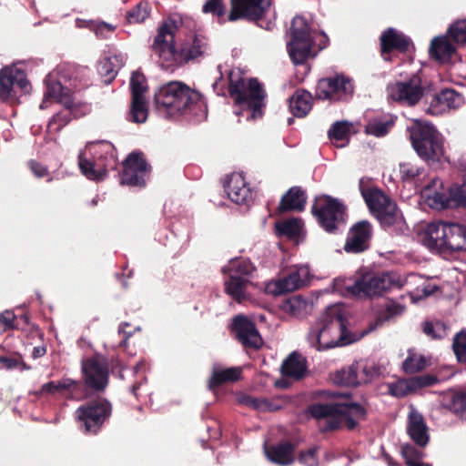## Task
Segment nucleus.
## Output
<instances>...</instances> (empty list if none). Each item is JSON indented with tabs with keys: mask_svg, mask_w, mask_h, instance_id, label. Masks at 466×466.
I'll list each match as a JSON object with an SVG mask.
<instances>
[{
	"mask_svg": "<svg viewBox=\"0 0 466 466\" xmlns=\"http://www.w3.org/2000/svg\"><path fill=\"white\" fill-rule=\"evenodd\" d=\"M81 382L70 378H63L59 380H52L43 384L40 389L34 392L35 396L40 398L44 394H55L56 392L68 393V398H75L81 391Z\"/></svg>",
	"mask_w": 466,
	"mask_h": 466,
	"instance_id": "nucleus-25",
	"label": "nucleus"
},
{
	"mask_svg": "<svg viewBox=\"0 0 466 466\" xmlns=\"http://www.w3.org/2000/svg\"><path fill=\"white\" fill-rule=\"evenodd\" d=\"M240 403L252 408L257 410H267L269 407V402L266 399L255 398L249 395H245L240 399Z\"/></svg>",
	"mask_w": 466,
	"mask_h": 466,
	"instance_id": "nucleus-57",
	"label": "nucleus"
},
{
	"mask_svg": "<svg viewBox=\"0 0 466 466\" xmlns=\"http://www.w3.org/2000/svg\"><path fill=\"white\" fill-rule=\"evenodd\" d=\"M452 349L458 361L466 363V331H461L455 335Z\"/></svg>",
	"mask_w": 466,
	"mask_h": 466,
	"instance_id": "nucleus-51",
	"label": "nucleus"
},
{
	"mask_svg": "<svg viewBox=\"0 0 466 466\" xmlns=\"http://www.w3.org/2000/svg\"><path fill=\"white\" fill-rule=\"evenodd\" d=\"M29 85L25 73L15 66H4L0 69V100L12 102L16 97L15 86L25 89Z\"/></svg>",
	"mask_w": 466,
	"mask_h": 466,
	"instance_id": "nucleus-20",
	"label": "nucleus"
},
{
	"mask_svg": "<svg viewBox=\"0 0 466 466\" xmlns=\"http://www.w3.org/2000/svg\"><path fill=\"white\" fill-rule=\"evenodd\" d=\"M335 381L339 384L350 387L360 385L357 361L338 370L335 374Z\"/></svg>",
	"mask_w": 466,
	"mask_h": 466,
	"instance_id": "nucleus-40",
	"label": "nucleus"
},
{
	"mask_svg": "<svg viewBox=\"0 0 466 466\" xmlns=\"http://www.w3.org/2000/svg\"><path fill=\"white\" fill-rule=\"evenodd\" d=\"M314 40L309 25L303 16H295L290 26V41L287 49L291 61L295 65H303L315 56L313 54Z\"/></svg>",
	"mask_w": 466,
	"mask_h": 466,
	"instance_id": "nucleus-11",
	"label": "nucleus"
},
{
	"mask_svg": "<svg viewBox=\"0 0 466 466\" xmlns=\"http://www.w3.org/2000/svg\"><path fill=\"white\" fill-rule=\"evenodd\" d=\"M309 272L307 268H299L291 271L277 283L278 292H292L302 288L309 281Z\"/></svg>",
	"mask_w": 466,
	"mask_h": 466,
	"instance_id": "nucleus-30",
	"label": "nucleus"
},
{
	"mask_svg": "<svg viewBox=\"0 0 466 466\" xmlns=\"http://www.w3.org/2000/svg\"><path fill=\"white\" fill-rule=\"evenodd\" d=\"M46 354V346H37L33 349L32 358L38 359Z\"/></svg>",
	"mask_w": 466,
	"mask_h": 466,
	"instance_id": "nucleus-64",
	"label": "nucleus"
},
{
	"mask_svg": "<svg viewBox=\"0 0 466 466\" xmlns=\"http://www.w3.org/2000/svg\"><path fill=\"white\" fill-rule=\"evenodd\" d=\"M319 450L318 446H314L306 451H300L298 454V461L305 466H319Z\"/></svg>",
	"mask_w": 466,
	"mask_h": 466,
	"instance_id": "nucleus-52",
	"label": "nucleus"
},
{
	"mask_svg": "<svg viewBox=\"0 0 466 466\" xmlns=\"http://www.w3.org/2000/svg\"><path fill=\"white\" fill-rule=\"evenodd\" d=\"M175 27L176 25L171 23L163 22L150 46L154 55L157 56V63L166 70H173L177 66L201 56L208 48L207 39L195 35L190 45H183L177 51L174 45Z\"/></svg>",
	"mask_w": 466,
	"mask_h": 466,
	"instance_id": "nucleus-2",
	"label": "nucleus"
},
{
	"mask_svg": "<svg viewBox=\"0 0 466 466\" xmlns=\"http://www.w3.org/2000/svg\"><path fill=\"white\" fill-rule=\"evenodd\" d=\"M202 12L217 16L219 23L228 21L225 17L226 6L223 0H207L202 6Z\"/></svg>",
	"mask_w": 466,
	"mask_h": 466,
	"instance_id": "nucleus-48",
	"label": "nucleus"
},
{
	"mask_svg": "<svg viewBox=\"0 0 466 466\" xmlns=\"http://www.w3.org/2000/svg\"><path fill=\"white\" fill-rule=\"evenodd\" d=\"M269 0H230V10L228 14V22L245 20L258 22L268 12Z\"/></svg>",
	"mask_w": 466,
	"mask_h": 466,
	"instance_id": "nucleus-18",
	"label": "nucleus"
},
{
	"mask_svg": "<svg viewBox=\"0 0 466 466\" xmlns=\"http://www.w3.org/2000/svg\"><path fill=\"white\" fill-rule=\"evenodd\" d=\"M351 80L343 75L321 78L315 88V97L330 102L347 101L353 94Z\"/></svg>",
	"mask_w": 466,
	"mask_h": 466,
	"instance_id": "nucleus-15",
	"label": "nucleus"
},
{
	"mask_svg": "<svg viewBox=\"0 0 466 466\" xmlns=\"http://www.w3.org/2000/svg\"><path fill=\"white\" fill-rule=\"evenodd\" d=\"M222 270L228 273L224 281L225 292L239 304L246 302L249 299L247 289L251 284L250 277L255 268L249 261L238 260Z\"/></svg>",
	"mask_w": 466,
	"mask_h": 466,
	"instance_id": "nucleus-12",
	"label": "nucleus"
},
{
	"mask_svg": "<svg viewBox=\"0 0 466 466\" xmlns=\"http://www.w3.org/2000/svg\"><path fill=\"white\" fill-rule=\"evenodd\" d=\"M399 287L395 276L389 272L381 274H366L357 279L353 285L347 288V290L359 297L381 296L384 292Z\"/></svg>",
	"mask_w": 466,
	"mask_h": 466,
	"instance_id": "nucleus-13",
	"label": "nucleus"
},
{
	"mask_svg": "<svg viewBox=\"0 0 466 466\" xmlns=\"http://www.w3.org/2000/svg\"><path fill=\"white\" fill-rule=\"evenodd\" d=\"M426 367V360L421 355L410 354L403 361L402 368L406 373L420 372Z\"/></svg>",
	"mask_w": 466,
	"mask_h": 466,
	"instance_id": "nucleus-49",
	"label": "nucleus"
},
{
	"mask_svg": "<svg viewBox=\"0 0 466 466\" xmlns=\"http://www.w3.org/2000/svg\"><path fill=\"white\" fill-rule=\"evenodd\" d=\"M229 330L245 350H258L263 346L264 341L256 323L246 315L233 317Z\"/></svg>",
	"mask_w": 466,
	"mask_h": 466,
	"instance_id": "nucleus-16",
	"label": "nucleus"
},
{
	"mask_svg": "<svg viewBox=\"0 0 466 466\" xmlns=\"http://www.w3.org/2000/svg\"><path fill=\"white\" fill-rule=\"evenodd\" d=\"M15 315L11 310H5L0 314V325L3 327V332L15 329Z\"/></svg>",
	"mask_w": 466,
	"mask_h": 466,
	"instance_id": "nucleus-59",
	"label": "nucleus"
},
{
	"mask_svg": "<svg viewBox=\"0 0 466 466\" xmlns=\"http://www.w3.org/2000/svg\"><path fill=\"white\" fill-rule=\"evenodd\" d=\"M455 46L446 36L435 37L430 46V56L440 63H447L455 53Z\"/></svg>",
	"mask_w": 466,
	"mask_h": 466,
	"instance_id": "nucleus-36",
	"label": "nucleus"
},
{
	"mask_svg": "<svg viewBox=\"0 0 466 466\" xmlns=\"http://www.w3.org/2000/svg\"><path fill=\"white\" fill-rule=\"evenodd\" d=\"M229 199L238 204H248L253 199V191L241 173H233L224 186Z\"/></svg>",
	"mask_w": 466,
	"mask_h": 466,
	"instance_id": "nucleus-24",
	"label": "nucleus"
},
{
	"mask_svg": "<svg viewBox=\"0 0 466 466\" xmlns=\"http://www.w3.org/2000/svg\"><path fill=\"white\" fill-rule=\"evenodd\" d=\"M387 90L392 100L407 106L417 105L424 95L421 78L417 74L404 81L389 85Z\"/></svg>",
	"mask_w": 466,
	"mask_h": 466,
	"instance_id": "nucleus-17",
	"label": "nucleus"
},
{
	"mask_svg": "<svg viewBox=\"0 0 466 466\" xmlns=\"http://www.w3.org/2000/svg\"><path fill=\"white\" fill-rule=\"evenodd\" d=\"M156 109L165 117L177 115H197L207 107L203 96L180 81H170L155 93Z\"/></svg>",
	"mask_w": 466,
	"mask_h": 466,
	"instance_id": "nucleus-3",
	"label": "nucleus"
},
{
	"mask_svg": "<svg viewBox=\"0 0 466 466\" xmlns=\"http://www.w3.org/2000/svg\"><path fill=\"white\" fill-rule=\"evenodd\" d=\"M151 167L145 159L142 152H132L123 161V170L119 174L120 183L129 187H143L146 185V177Z\"/></svg>",
	"mask_w": 466,
	"mask_h": 466,
	"instance_id": "nucleus-19",
	"label": "nucleus"
},
{
	"mask_svg": "<svg viewBox=\"0 0 466 466\" xmlns=\"http://www.w3.org/2000/svg\"><path fill=\"white\" fill-rule=\"evenodd\" d=\"M441 205L446 208L466 209V176L449 187L448 196L441 200Z\"/></svg>",
	"mask_w": 466,
	"mask_h": 466,
	"instance_id": "nucleus-34",
	"label": "nucleus"
},
{
	"mask_svg": "<svg viewBox=\"0 0 466 466\" xmlns=\"http://www.w3.org/2000/svg\"><path fill=\"white\" fill-rule=\"evenodd\" d=\"M435 380H436L433 377L429 375L418 376L410 379L413 391L423 387L431 386Z\"/></svg>",
	"mask_w": 466,
	"mask_h": 466,
	"instance_id": "nucleus-60",
	"label": "nucleus"
},
{
	"mask_svg": "<svg viewBox=\"0 0 466 466\" xmlns=\"http://www.w3.org/2000/svg\"><path fill=\"white\" fill-rule=\"evenodd\" d=\"M276 228L280 236H285L289 238H295L299 237L301 230L300 220L292 218L283 222H279L276 224Z\"/></svg>",
	"mask_w": 466,
	"mask_h": 466,
	"instance_id": "nucleus-46",
	"label": "nucleus"
},
{
	"mask_svg": "<svg viewBox=\"0 0 466 466\" xmlns=\"http://www.w3.org/2000/svg\"><path fill=\"white\" fill-rule=\"evenodd\" d=\"M27 167L37 178L49 177V170L47 167L35 159H30L27 163Z\"/></svg>",
	"mask_w": 466,
	"mask_h": 466,
	"instance_id": "nucleus-58",
	"label": "nucleus"
},
{
	"mask_svg": "<svg viewBox=\"0 0 466 466\" xmlns=\"http://www.w3.org/2000/svg\"><path fill=\"white\" fill-rule=\"evenodd\" d=\"M466 103L465 96L453 88H443L432 96L427 113L441 116L451 109H458Z\"/></svg>",
	"mask_w": 466,
	"mask_h": 466,
	"instance_id": "nucleus-21",
	"label": "nucleus"
},
{
	"mask_svg": "<svg viewBox=\"0 0 466 466\" xmlns=\"http://www.w3.org/2000/svg\"><path fill=\"white\" fill-rule=\"evenodd\" d=\"M348 325L343 308L339 304L330 305L311 327L307 336L308 342L319 351L357 342L363 335L352 332Z\"/></svg>",
	"mask_w": 466,
	"mask_h": 466,
	"instance_id": "nucleus-1",
	"label": "nucleus"
},
{
	"mask_svg": "<svg viewBox=\"0 0 466 466\" xmlns=\"http://www.w3.org/2000/svg\"><path fill=\"white\" fill-rule=\"evenodd\" d=\"M146 378H143L141 380L139 381H137L135 382L131 387H130V392L137 398L138 399V396H139V390L141 389V387L143 386V384L146 382Z\"/></svg>",
	"mask_w": 466,
	"mask_h": 466,
	"instance_id": "nucleus-63",
	"label": "nucleus"
},
{
	"mask_svg": "<svg viewBox=\"0 0 466 466\" xmlns=\"http://www.w3.org/2000/svg\"><path fill=\"white\" fill-rule=\"evenodd\" d=\"M307 306V300L302 296L296 295L287 299L284 309L296 315L305 310Z\"/></svg>",
	"mask_w": 466,
	"mask_h": 466,
	"instance_id": "nucleus-55",
	"label": "nucleus"
},
{
	"mask_svg": "<svg viewBox=\"0 0 466 466\" xmlns=\"http://www.w3.org/2000/svg\"><path fill=\"white\" fill-rule=\"evenodd\" d=\"M359 377H360V384H366L373 380L380 377L381 374L380 367L374 364L369 363L367 361H357Z\"/></svg>",
	"mask_w": 466,
	"mask_h": 466,
	"instance_id": "nucleus-43",
	"label": "nucleus"
},
{
	"mask_svg": "<svg viewBox=\"0 0 466 466\" xmlns=\"http://www.w3.org/2000/svg\"><path fill=\"white\" fill-rule=\"evenodd\" d=\"M441 405L466 420V390H449L442 396Z\"/></svg>",
	"mask_w": 466,
	"mask_h": 466,
	"instance_id": "nucleus-32",
	"label": "nucleus"
},
{
	"mask_svg": "<svg viewBox=\"0 0 466 466\" xmlns=\"http://www.w3.org/2000/svg\"><path fill=\"white\" fill-rule=\"evenodd\" d=\"M309 413L315 419H326L321 431L324 432L337 431L341 428L342 422L348 430L352 431L357 427V419H365L366 409L356 402H331L313 403L308 408Z\"/></svg>",
	"mask_w": 466,
	"mask_h": 466,
	"instance_id": "nucleus-5",
	"label": "nucleus"
},
{
	"mask_svg": "<svg viewBox=\"0 0 466 466\" xmlns=\"http://www.w3.org/2000/svg\"><path fill=\"white\" fill-rule=\"evenodd\" d=\"M148 109L145 96L132 97L129 110V121L141 124L147 121Z\"/></svg>",
	"mask_w": 466,
	"mask_h": 466,
	"instance_id": "nucleus-42",
	"label": "nucleus"
},
{
	"mask_svg": "<svg viewBox=\"0 0 466 466\" xmlns=\"http://www.w3.org/2000/svg\"><path fill=\"white\" fill-rule=\"evenodd\" d=\"M296 445L292 442L286 441L273 445L267 450V456L272 462L286 466L294 462V451Z\"/></svg>",
	"mask_w": 466,
	"mask_h": 466,
	"instance_id": "nucleus-33",
	"label": "nucleus"
},
{
	"mask_svg": "<svg viewBox=\"0 0 466 466\" xmlns=\"http://www.w3.org/2000/svg\"><path fill=\"white\" fill-rule=\"evenodd\" d=\"M228 93L235 104L242 109L251 111L252 119L263 116L267 93L257 78H247L230 72L228 76Z\"/></svg>",
	"mask_w": 466,
	"mask_h": 466,
	"instance_id": "nucleus-7",
	"label": "nucleus"
},
{
	"mask_svg": "<svg viewBox=\"0 0 466 466\" xmlns=\"http://www.w3.org/2000/svg\"><path fill=\"white\" fill-rule=\"evenodd\" d=\"M85 386L95 392H103L109 383L107 360L101 355H94L81 362Z\"/></svg>",
	"mask_w": 466,
	"mask_h": 466,
	"instance_id": "nucleus-14",
	"label": "nucleus"
},
{
	"mask_svg": "<svg viewBox=\"0 0 466 466\" xmlns=\"http://www.w3.org/2000/svg\"><path fill=\"white\" fill-rule=\"evenodd\" d=\"M46 90L44 95V99L40 105V108L46 107V101L49 98H54L56 102L62 104L64 107H71L73 106L74 97L73 92L68 87L62 86L58 81L46 80Z\"/></svg>",
	"mask_w": 466,
	"mask_h": 466,
	"instance_id": "nucleus-26",
	"label": "nucleus"
},
{
	"mask_svg": "<svg viewBox=\"0 0 466 466\" xmlns=\"http://www.w3.org/2000/svg\"><path fill=\"white\" fill-rule=\"evenodd\" d=\"M111 164L99 165L83 157L82 154L78 156V166L81 173L88 179L100 181L106 176L107 167L113 168L116 166V161L111 155Z\"/></svg>",
	"mask_w": 466,
	"mask_h": 466,
	"instance_id": "nucleus-31",
	"label": "nucleus"
},
{
	"mask_svg": "<svg viewBox=\"0 0 466 466\" xmlns=\"http://www.w3.org/2000/svg\"><path fill=\"white\" fill-rule=\"evenodd\" d=\"M19 365V360L16 357H8L5 353L0 358V368L5 370H14Z\"/></svg>",
	"mask_w": 466,
	"mask_h": 466,
	"instance_id": "nucleus-61",
	"label": "nucleus"
},
{
	"mask_svg": "<svg viewBox=\"0 0 466 466\" xmlns=\"http://www.w3.org/2000/svg\"><path fill=\"white\" fill-rule=\"evenodd\" d=\"M401 455L404 458L406 464L411 466L416 462L421 461L423 452L410 444H405L401 447Z\"/></svg>",
	"mask_w": 466,
	"mask_h": 466,
	"instance_id": "nucleus-54",
	"label": "nucleus"
},
{
	"mask_svg": "<svg viewBox=\"0 0 466 466\" xmlns=\"http://www.w3.org/2000/svg\"><path fill=\"white\" fill-rule=\"evenodd\" d=\"M115 27L106 24L101 23L96 26V35L101 38H107L109 34H112Z\"/></svg>",
	"mask_w": 466,
	"mask_h": 466,
	"instance_id": "nucleus-62",
	"label": "nucleus"
},
{
	"mask_svg": "<svg viewBox=\"0 0 466 466\" xmlns=\"http://www.w3.org/2000/svg\"><path fill=\"white\" fill-rule=\"evenodd\" d=\"M150 14L149 4L141 1L127 13V20L129 24L143 23Z\"/></svg>",
	"mask_w": 466,
	"mask_h": 466,
	"instance_id": "nucleus-45",
	"label": "nucleus"
},
{
	"mask_svg": "<svg viewBox=\"0 0 466 466\" xmlns=\"http://www.w3.org/2000/svg\"><path fill=\"white\" fill-rule=\"evenodd\" d=\"M389 393L396 398H403L408 394L414 392L410 380H400L394 383L388 384Z\"/></svg>",
	"mask_w": 466,
	"mask_h": 466,
	"instance_id": "nucleus-50",
	"label": "nucleus"
},
{
	"mask_svg": "<svg viewBox=\"0 0 466 466\" xmlns=\"http://www.w3.org/2000/svg\"><path fill=\"white\" fill-rule=\"evenodd\" d=\"M408 132L413 149L422 160L429 164L441 162L444 156V139L432 124L414 120Z\"/></svg>",
	"mask_w": 466,
	"mask_h": 466,
	"instance_id": "nucleus-8",
	"label": "nucleus"
},
{
	"mask_svg": "<svg viewBox=\"0 0 466 466\" xmlns=\"http://www.w3.org/2000/svg\"><path fill=\"white\" fill-rule=\"evenodd\" d=\"M359 186L368 208L384 230L395 235L404 234L408 230L400 209L389 196L378 187L365 188L363 178Z\"/></svg>",
	"mask_w": 466,
	"mask_h": 466,
	"instance_id": "nucleus-4",
	"label": "nucleus"
},
{
	"mask_svg": "<svg viewBox=\"0 0 466 466\" xmlns=\"http://www.w3.org/2000/svg\"><path fill=\"white\" fill-rule=\"evenodd\" d=\"M422 243L431 251L453 253L466 250V225L455 222L429 224Z\"/></svg>",
	"mask_w": 466,
	"mask_h": 466,
	"instance_id": "nucleus-6",
	"label": "nucleus"
},
{
	"mask_svg": "<svg viewBox=\"0 0 466 466\" xmlns=\"http://www.w3.org/2000/svg\"><path fill=\"white\" fill-rule=\"evenodd\" d=\"M311 214L327 233L337 234L346 223L347 208L338 198L321 195L314 198Z\"/></svg>",
	"mask_w": 466,
	"mask_h": 466,
	"instance_id": "nucleus-9",
	"label": "nucleus"
},
{
	"mask_svg": "<svg viewBox=\"0 0 466 466\" xmlns=\"http://www.w3.org/2000/svg\"><path fill=\"white\" fill-rule=\"evenodd\" d=\"M313 96L305 89H298L289 99L290 112L297 117H304L312 108Z\"/></svg>",
	"mask_w": 466,
	"mask_h": 466,
	"instance_id": "nucleus-35",
	"label": "nucleus"
},
{
	"mask_svg": "<svg viewBox=\"0 0 466 466\" xmlns=\"http://www.w3.org/2000/svg\"><path fill=\"white\" fill-rule=\"evenodd\" d=\"M421 327L423 333L432 339H441L447 336V326L441 320H425Z\"/></svg>",
	"mask_w": 466,
	"mask_h": 466,
	"instance_id": "nucleus-44",
	"label": "nucleus"
},
{
	"mask_svg": "<svg viewBox=\"0 0 466 466\" xmlns=\"http://www.w3.org/2000/svg\"><path fill=\"white\" fill-rule=\"evenodd\" d=\"M241 369L238 367L227 369L214 367L211 376L207 381V387L209 390L215 392L226 383L238 381L241 376Z\"/></svg>",
	"mask_w": 466,
	"mask_h": 466,
	"instance_id": "nucleus-29",
	"label": "nucleus"
},
{
	"mask_svg": "<svg viewBox=\"0 0 466 466\" xmlns=\"http://www.w3.org/2000/svg\"><path fill=\"white\" fill-rule=\"evenodd\" d=\"M421 169L410 162L400 164V174L402 180L410 181L420 176Z\"/></svg>",
	"mask_w": 466,
	"mask_h": 466,
	"instance_id": "nucleus-56",
	"label": "nucleus"
},
{
	"mask_svg": "<svg viewBox=\"0 0 466 466\" xmlns=\"http://www.w3.org/2000/svg\"><path fill=\"white\" fill-rule=\"evenodd\" d=\"M411 44L410 37L395 28L389 27L380 36V55L385 61H391L390 54L394 51L405 54Z\"/></svg>",
	"mask_w": 466,
	"mask_h": 466,
	"instance_id": "nucleus-23",
	"label": "nucleus"
},
{
	"mask_svg": "<svg viewBox=\"0 0 466 466\" xmlns=\"http://www.w3.org/2000/svg\"><path fill=\"white\" fill-rule=\"evenodd\" d=\"M394 125L391 116H378L369 120L365 126V133L377 137L386 136Z\"/></svg>",
	"mask_w": 466,
	"mask_h": 466,
	"instance_id": "nucleus-39",
	"label": "nucleus"
},
{
	"mask_svg": "<svg viewBox=\"0 0 466 466\" xmlns=\"http://www.w3.org/2000/svg\"><path fill=\"white\" fill-rule=\"evenodd\" d=\"M448 34L456 43L465 44L466 43V20H459L452 24Z\"/></svg>",
	"mask_w": 466,
	"mask_h": 466,
	"instance_id": "nucleus-53",
	"label": "nucleus"
},
{
	"mask_svg": "<svg viewBox=\"0 0 466 466\" xmlns=\"http://www.w3.org/2000/svg\"><path fill=\"white\" fill-rule=\"evenodd\" d=\"M307 203L306 191L299 186L290 187L281 198L278 209L280 213L288 211L301 212Z\"/></svg>",
	"mask_w": 466,
	"mask_h": 466,
	"instance_id": "nucleus-27",
	"label": "nucleus"
},
{
	"mask_svg": "<svg viewBox=\"0 0 466 466\" xmlns=\"http://www.w3.org/2000/svg\"><path fill=\"white\" fill-rule=\"evenodd\" d=\"M80 107L81 105L74 101L71 107H65L63 110L54 115L48 122V129L50 132H59L72 120V118L78 117L80 116Z\"/></svg>",
	"mask_w": 466,
	"mask_h": 466,
	"instance_id": "nucleus-37",
	"label": "nucleus"
},
{
	"mask_svg": "<svg viewBox=\"0 0 466 466\" xmlns=\"http://www.w3.org/2000/svg\"><path fill=\"white\" fill-rule=\"evenodd\" d=\"M372 226L368 220L355 223L349 231L344 250L347 253H362L370 248Z\"/></svg>",
	"mask_w": 466,
	"mask_h": 466,
	"instance_id": "nucleus-22",
	"label": "nucleus"
},
{
	"mask_svg": "<svg viewBox=\"0 0 466 466\" xmlns=\"http://www.w3.org/2000/svg\"><path fill=\"white\" fill-rule=\"evenodd\" d=\"M281 371L286 377L300 379L304 375L305 365L299 360L296 353H292L283 362Z\"/></svg>",
	"mask_w": 466,
	"mask_h": 466,
	"instance_id": "nucleus-41",
	"label": "nucleus"
},
{
	"mask_svg": "<svg viewBox=\"0 0 466 466\" xmlns=\"http://www.w3.org/2000/svg\"><path fill=\"white\" fill-rule=\"evenodd\" d=\"M112 405L102 397L90 400L76 410V419L79 429L89 434H97L105 422L111 417Z\"/></svg>",
	"mask_w": 466,
	"mask_h": 466,
	"instance_id": "nucleus-10",
	"label": "nucleus"
},
{
	"mask_svg": "<svg viewBox=\"0 0 466 466\" xmlns=\"http://www.w3.org/2000/svg\"><path fill=\"white\" fill-rule=\"evenodd\" d=\"M407 431L410 439L420 447L423 448L428 444V428L423 416L419 412L413 410L410 413Z\"/></svg>",
	"mask_w": 466,
	"mask_h": 466,
	"instance_id": "nucleus-28",
	"label": "nucleus"
},
{
	"mask_svg": "<svg viewBox=\"0 0 466 466\" xmlns=\"http://www.w3.org/2000/svg\"><path fill=\"white\" fill-rule=\"evenodd\" d=\"M351 128V123L345 120L337 121L329 129L328 137L337 147H344L350 140Z\"/></svg>",
	"mask_w": 466,
	"mask_h": 466,
	"instance_id": "nucleus-38",
	"label": "nucleus"
},
{
	"mask_svg": "<svg viewBox=\"0 0 466 466\" xmlns=\"http://www.w3.org/2000/svg\"><path fill=\"white\" fill-rule=\"evenodd\" d=\"M130 89L132 97L145 96L147 91V79L143 73L133 72L130 78Z\"/></svg>",
	"mask_w": 466,
	"mask_h": 466,
	"instance_id": "nucleus-47",
	"label": "nucleus"
}]
</instances>
